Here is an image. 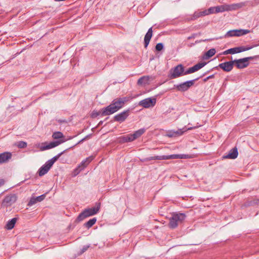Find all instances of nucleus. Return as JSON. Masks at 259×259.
<instances>
[{
	"instance_id": "36",
	"label": "nucleus",
	"mask_w": 259,
	"mask_h": 259,
	"mask_svg": "<svg viewBox=\"0 0 259 259\" xmlns=\"http://www.w3.org/2000/svg\"><path fill=\"white\" fill-rule=\"evenodd\" d=\"M17 146L19 148H24L27 146V143L24 141H19L18 143Z\"/></svg>"
},
{
	"instance_id": "45",
	"label": "nucleus",
	"mask_w": 259,
	"mask_h": 259,
	"mask_svg": "<svg viewBox=\"0 0 259 259\" xmlns=\"http://www.w3.org/2000/svg\"><path fill=\"white\" fill-rule=\"evenodd\" d=\"M84 141H85V139L83 138L81 140H80L75 145H76L77 144H80V143H82Z\"/></svg>"
},
{
	"instance_id": "42",
	"label": "nucleus",
	"mask_w": 259,
	"mask_h": 259,
	"mask_svg": "<svg viewBox=\"0 0 259 259\" xmlns=\"http://www.w3.org/2000/svg\"><path fill=\"white\" fill-rule=\"evenodd\" d=\"M250 203L251 204H259V198L254 199Z\"/></svg>"
},
{
	"instance_id": "41",
	"label": "nucleus",
	"mask_w": 259,
	"mask_h": 259,
	"mask_svg": "<svg viewBox=\"0 0 259 259\" xmlns=\"http://www.w3.org/2000/svg\"><path fill=\"white\" fill-rule=\"evenodd\" d=\"M214 77V74L210 75L207 77L203 79L204 82H206L208 79L213 78Z\"/></svg>"
},
{
	"instance_id": "8",
	"label": "nucleus",
	"mask_w": 259,
	"mask_h": 259,
	"mask_svg": "<svg viewBox=\"0 0 259 259\" xmlns=\"http://www.w3.org/2000/svg\"><path fill=\"white\" fill-rule=\"evenodd\" d=\"M257 56H251L239 59H235L233 60L234 64L238 69H243L249 65V61L253 60Z\"/></svg>"
},
{
	"instance_id": "16",
	"label": "nucleus",
	"mask_w": 259,
	"mask_h": 259,
	"mask_svg": "<svg viewBox=\"0 0 259 259\" xmlns=\"http://www.w3.org/2000/svg\"><path fill=\"white\" fill-rule=\"evenodd\" d=\"M95 156H90L84 160H83L81 163L78 165V166L82 169H84L89 163L94 159Z\"/></svg>"
},
{
	"instance_id": "5",
	"label": "nucleus",
	"mask_w": 259,
	"mask_h": 259,
	"mask_svg": "<svg viewBox=\"0 0 259 259\" xmlns=\"http://www.w3.org/2000/svg\"><path fill=\"white\" fill-rule=\"evenodd\" d=\"M209 71H207V72L203 73L201 76L199 77H197L194 79L188 80L186 81H185L184 82L181 83L180 84H175L174 87L176 88L178 91L181 92H184L187 91H188L189 88L193 86L195 82L198 80L200 78L204 76L206 74H207Z\"/></svg>"
},
{
	"instance_id": "21",
	"label": "nucleus",
	"mask_w": 259,
	"mask_h": 259,
	"mask_svg": "<svg viewBox=\"0 0 259 259\" xmlns=\"http://www.w3.org/2000/svg\"><path fill=\"white\" fill-rule=\"evenodd\" d=\"M119 142L120 143L131 142L133 141V138L131 134L126 136H121L119 138Z\"/></svg>"
},
{
	"instance_id": "14",
	"label": "nucleus",
	"mask_w": 259,
	"mask_h": 259,
	"mask_svg": "<svg viewBox=\"0 0 259 259\" xmlns=\"http://www.w3.org/2000/svg\"><path fill=\"white\" fill-rule=\"evenodd\" d=\"M52 166H51L49 163L47 161L41 166L38 170L39 176L41 177L46 174L49 170L50 169Z\"/></svg>"
},
{
	"instance_id": "1",
	"label": "nucleus",
	"mask_w": 259,
	"mask_h": 259,
	"mask_svg": "<svg viewBox=\"0 0 259 259\" xmlns=\"http://www.w3.org/2000/svg\"><path fill=\"white\" fill-rule=\"evenodd\" d=\"M206 64V62H199L193 66L190 67L187 70L185 71L184 67L182 64H179L174 68L171 69L170 72V78L174 79L177 78L183 75L194 73L201 69Z\"/></svg>"
},
{
	"instance_id": "46",
	"label": "nucleus",
	"mask_w": 259,
	"mask_h": 259,
	"mask_svg": "<svg viewBox=\"0 0 259 259\" xmlns=\"http://www.w3.org/2000/svg\"><path fill=\"white\" fill-rule=\"evenodd\" d=\"M91 135L90 134V135H88L87 136H86L84 138H83L84 139H85V140H86L87 139H89L90 138Z\"/></svg>"
},
{
	"instance_id": "31",
	"label": "nucleus",
	"mask_w": 259,
	"mask_h": 259,
	"mask_svg": "<svg viewBox=\"0 0 259 259\" xmlns=\"http://www.w3.org/2000/svg\"><path fill=\"white\" fill-rule=\"evenodd\" d=\"M52 137L54 139H59L63 138L64 136L62 133L60 132H56L53 133Z\"/></svg>"
},
{
	"instance_id": "6",
	"label": "nucleus",
	"mask_w": 259,
	"mask_h": 259,
	"mask_svg": "<svg viewBox=\"0 0 259 259\" xmlns=\"http://www.w3.org/2000/svg\"><path fill=\"white\" fill-rule=\"evenodd\" d=\"M189 158L188 154H171L168 155L155 156L147 158L146 160H167L173 159H187Z\"/></svg>"
},
{
	"instance_id": "35",
	"label": "nucleus",
	"mask_w": 259,
	"mask_h": 259,
	"mask_svg": "<svg viewBox=\"0 0 259 259\" xmlns=\"http://www.w3.org/2000/svg\"><path fill=\"white\" fill-rule=\"evenodd\" d=\"M164 48L163 44L161 42H159L156 44L155 46V49L157 51H161Z\"/></svg>"
},
{
	"instance_id": "20",
	"label": "nucleus",
	"mask_w": 259,
	"mask_h": 259,
	"mask_svg": "<svg viewBox=\"0 0 259 259\" xmlns=\"http://www.w3.org/2000/svg\"><path fill=\"white\" fill-rule=\"evenodd\" d=\"M146 132L145 128H140L135 131L133 134H131L133 141L141 137Z\"/></svg>"
},
{
	"instance_id": "26",
	"label": "nucleus",
	"mask_w": 259,
	"mask_h": 259,
	"mask_svg": "<svg viewBox=\"0 0 259 259\" xmlns=\"http://www.w3.org/2000/svg\"><path fill=\"white\" fill-rule=\"evenodd\" d=\"M215 50L214 48L209 49L208 51H207L204 55V59H208L211 57H212L215 54Z\"/></svg>"
},
{
	"instance_id": "24",
	"label": "nucleus",
	"mask_w": 259,
	"mask_h": 259,
	"mask_svg": "<svg viewBox=\"0 0 259 259\" xmlns=\"http://www.w3.org/2000/svg\"><path fill=\"white\" fill-rule=\"evenodd\" d=\"M17 220V218H14L12 219L11 220H9L7 223L6 228L8 230L12 229L15 226V225L16 223Z\"/></svg>"
},
{
	"instance_id": "7",
	"label": "nucleus",
	"mask_w": 259,
	"mask_h": 259,
	"mask_svg": "<svg viewBox=\"0 0 259 259\" xmlns=\"http://www.w3.org/2000/svg\"><path fill=\"white\" fill-rule=\"evenodd\" d=\"M258 44L254 45L249 47H244V46H241L239 47H235L233 48H231L229 49H228L225 51H224L222 53L223 55H226L228 54H234L237 53H239L242 52H244L246 51H248L249 50H250L254 47L258 46Z\"/></svg>"
},
{
	"instance_id": "37",
	"label": "nucleus",
	"mask_w": 259,
	"mask_h": 259,
	"mask_svg": "<svg viewBox=\"0 0 259 259\" xmlns=\"http://www.w3.org/2000/svg\"><path fill=\"white\" fill-rule=\"evenodd\" d=\"M90 247V245H84L83 246V247L80 249V251L79 253H78V254L81 255V254L84 253L85 251H86L88 250V249Z\"/></svg>"
},
{
	"instance_id": "3",
	"label": "nucleus",
	"mask_w": 259,
	"mask_h": 259,
	"mask_svg": "<svg viewBox=\"0 0 259 259\" xmlns=\"http://www.w3.org/2000/svg\"><path fill=\"white\" fill-rule=\"evenodd\" d=\"M100 203H96V207L85 209L78 215L75 222H80L85 218L97 214L100 207Z\"/></svg>"
},
{
	"instance_id": "9",
	"label": "nucleus",
	"mask_w": 259,
	"mask_h": 259,
	"mask_svg": "<svg viewBox=\"0 0 259 259\" xmlns=\"http://www.w3.org/2000/svg\"><path fill=\"white\" fill-rule=\"evenodd\" d=\"M17 197L15 194H10L6 195L3 200L2 205L5 207L11 206L17 200Z\"/></svg>"
},
{
	"instance_id": "27",
	"label": "nucleus",
	"mask_w": 259,
	"mask_h": 259,
	"mask_svg": "<svg viewBox=\"0 0 259 259\" xmlns=\"http://www.w3.org/2000/svg\"><path fill=\"white\" fill-rule=\"evenodd\" d=\"M97 222V219L96 218H94L93 219H90L89 221L84 224L83 226L89 229L91 228Z\"/></svg>"
},
{
	"instance_id": "23",
	"label": "nucleus",
	"mask_w": 259,
	"mask_h": 259,
	"mask_svg": "<svg viewBox=\"0 0 259 259\" xmlns=\"http://www.w3.org/2000/svg\"><path fill=\"white\" fill-rule=\"evenodd\" d=\"M67 149L66 150H64L63 151L61 152V153H59V154H58L57 155L55 156L54 157H53L52 158H51V159L49 160L48 161H47V162L48 163H50V164L51 165V166H53V165L54 164V163L60 157V156L67 150Z\"/></svg>"
},
{
	"instance_id": "19",
	"label": "nucleus",
	"mask_w": 259,
	"mask_h": 259,
	"mask_svg": "<svg viewBox=\"0 0 259 259\" xmlns=\"http://www.w3.org/2000/svg\"><path fill=\"white\" fill-rule=\"evenodd\" d=\"M12 157L10 152H4L0 154V164L7 162Z\"/></svg>"
},
{
	"instance_id": "44",
	"label": "nucleus",
	"mask_w": 259,
	"mask_h": 259,
	"mask_svg": "<svg viewBox=\"0 0 259 259\" xmlns=\"http://www.w3.org/2000/svg\"><path fill=\"white\" fill-rule=\"evenodd\" d=\"M5 181L3 179H0V187L4 184Z\"/></svg>"
},
{
	"instance_id": "29",
	"label": "nucleus",
	"mask_w": 259,
	"mask_h": 259,
	"mask_svg": "<svg viewBox=\"0 0 259 259\" xmlns=\"http://www.w3.org/2000/svg\"><path fill=\"white\" fill-rule=\"evenodd\" d=\"M236 36H240L248 33L250 31L247 29H236L235 30Z\"/></svg>"
},
{
	"instance_id": "43",
	"label": "nucleus",
	"mask_w": 259,
	"mask_h": 259,
	"mask_svg": "<svg viewBox=\"0 0 259 259\" xmlns=\"http://www.w3.org/2000/svg\"><path fill=\"white\" fill-rule=\"evenodd\" d=\"M196 36H197L196 33H193L191 36H190L188 37V39H191L194 38Z\"/></svg>"
},
{
	"instance_id": "22",
	"label": "nucleus",
	"mask_w": 259,
	"mask_h": 259,
	"mask_svg": "<svg viewBox=\"0 0 259 259\" xmlns=\"http://www.w3.org/2000/svg\"><path fill=\"white\" fill-rule=\"evenodd\" d=\"M149 80V76H144L140 77L137 82V84L138 85H143L148 84V82Z\"/></svg>"
},
{
	"instance_id": "13",
	"label": "nucleus",
	"mask_w": 259,
	"mask_h": 259,
	"mask_svg": "<svg viewBox=\"0 0 259 259\" xmlns=\"http://www.w3.org/2000/svg\"><path fill=\"white\" fill-rule=\"evenodd\" d=\"M233 66L234 62L233 60L220 63L218 67L220 68L224 71L230 72L233 69Z\"/></svg>"
},
{
	"instance_id": "38",
	"label": "nucleus",
	"mask_w": 259,
	"mask_h": 259,
	"mask_svg": "<svg viewBox=\"0 0 259 259\" xmlns=\"http://www.w3.org/2000/svg\"><path fill=\"white\" fill-rule=\"evenodd\" d=\"M37 202V201H36V199H35V197H32L29 201L28 205L31 206L36 203Z\"/></svg>"
},
{
	"instance_id": "33",
	"label": "nucleus",
	"mask_w": 259,
	"mask_h": 259,
	"mask_svg": "<svg viewBox=\"0 0 259 259\" xmlns=\"http://www.w3.org/2000/svg\"><path fill=\"white\" fill-rule=\"evenodd\" d=\"M204 12H206V15H208L210 14L216 13L215 7H210L208 10H204Z\"/></svg>"
},
{
	"instance_id": "39",
	"label": "nucleus",
	"mask_w": 259,
	"mask_h": 259,
	"mask_svg": "<svg viewBox=\"0 0 259 259\" xmlns=\"http://www.w3.org/2000/svg\"><path fill=\"white\" fill-rule=\"evenodd\" d=\"M45 197H46V195L42 194L39 196L36 197L35 199H36V201L37 202H41L45 198Z\"/></svg>"
},
{
	"instance_id": "47",
	"label": "nucleus",
	"mask_w": 259,
	"mask_h": 259,
	"mask_svg": "<svg viewBox=\"0 0 259 259\" xmlns=\"http://www.w3.org/2000/svg\"><path fill=\"white\" fill-rule=\"evenodd\" d=\"M103 121H100L99 122V123L98 125H100L102 124H103Z\"/></svg>"
},
{
	"instance_id": "34",
	"label": "nucleus",
	"mask_w": 259,
	"mask_h": 259,
	"mask_svg": "<svg viewBox=\"0 0 259 259\" xmlns=\"http://www.w3.org/2000/svg\"><path fill=\"white\" fill-rule=\"evenodd\" d=\"M235 30H232L228 31L225 34V37H232V36H236V34L235 33Z\"/></svg>"
},
{
	"instance_id": "4",
	"label": "nucleus",
	"mask_w": 259,
	"mask_h": 259,
	"mask_svg": "<svg viewBox=\"0 0 259 259\" xmlns=\"http://www.w3.org/2000/svg\"><path fill=\"white\" fill-rule=\"evenodd\" d=\"M186 215L184 213L174 212L169 219V227L175 229L179 223H182L186 219Z\"/></svg>"
},
{
	"instance_id": "10",
	"label": "nucleus",
	"mask_w": 259,
	"mask_h": 259,
	"mask_svg": "<svg viewBox=\"0 0 259 259\" xmlns=\"http://www.w3.org/2000/svg\"><path fill=\"white\" fill-rule=\"evenodd\" d=\"M156 103L155 98H148L140 101L139 105L144 108H148L155 106Z\"/></svg>"
},
{
	"instance_id": "15",
	"label": "nucleus",
	"mask_w": 259,
	"mask_h": 259,
	"mask_svg": "<svg viewBox=\"0 0 259 259\" xmlns=\"http://www.w3.org/2000/svg\"><path fill=\"white\" fill-rule=\"evenodd\" d=\"M238 155V150L236 147H234L230 150L228 154L223 156V158L225 159H235Z\"/></svg>"
},
{
	"instance_id": "40",
	"label": "nucleus",
	"mask_w": 259,
	"mask_h": 259,
	"mask_svg": "<svg viewBox=\"0 0 259 259\" xmlns=\"http://www.w3.org/2000/svg\"><path fill=\"white\" fill-rule=\"evenodd\" d=\"M81 170H82L79 166H77L74 170V176H75L77 175H78Z\"/></svg>"
},
{
	"instance_id": "25",
	"label": "nucleus",
	"mask_w": 259,
	"mask_h": 259,
	"mask_svg": "<svg viewBox=\"0 0 259 259\" xmlns=\"http://www.w3.org/2000/svg\"><path fill=\"white\" fill-rule=\"evenodd\" d=\"M206 12H204V11H202L201 12L196 11L193 14V16L191 18V20H196L199 17H201L204 16H206Z\"/></svg>"
},
{
	"instance_id": "17",
	"label": "nucleus",
	"mask_w": 259,
	"mask_h": 259,
	"mask_svg": "<svg viewBox=\"0 0 259 259\" xmlns=\"http://www.w3.org/2000/svg\"><path fill=\"white\" fill-rule=\"evenodd\" d=\"M152 32H153V31H152V27H150L147 32L146 33V35H145V37H144V47L145 48H146L149 44V42L150 41V39L152 36Z\"/></svg>"
},
{
	"instance_id": "2",
	"label": "nucleus",
	"mask_w": 259,
	"mask_h": 259,
	"mask_svg": "<svg viewBox=\"0 0 259 259\" xmlns=\"http://www.w3.org/2000/svg\"><path fill=\"white\" fill-rule=\"evenodd\" d=\"M127 101V97L118 98L114 99L111 103L106 107L102 112L103 115H111L122 108Z\"/></svg>"
},
{
	"instance_id": "12",
	"label": "nucleus",
	"mask_w": 259,
	"mask_h": 259,
	"mask_svg": "<svg viewBox=\"0 0 259 259\" xmlns=\"http://www.w3.org/2000/svg\"><path fill=\"white\" fill-rule=\"evenodd\" d=\"M65 141L63 140H60L58 141H53L49 143H44V146H41L40 149L41 151H45L46 150L52 149L58 146L61 143H64Z\"/></svg>"
},
{
	"instance_id": "32",
	"label": "nucleus",
	"mask_w": 259,
	"mask_h": 259,
	"mask_svg": "<svg viewBox=\"0 0 259 259\" xmlns=\"http://www.w3.org/2000/svg\"><path fill=\"white\" fill-rule=\"evenodd\" d=\"M215 9L216 13L226 11L225 5L216 6Z\"/></svg>"
},
{
	"instance_id": "18",
	"label": "nucleus",
	"mask_w": 259,
	"mask_h": 259,
	"mask_svg": "<svg viewBox=\"0 0 259 259\" xmlns=\"http://www.w3.org/2000/svg\"><path fill=\"white\" fill-rule=\"evenodd\" d=\"M193 128L194 127H188V128L185 130V132L188 130H192ZM184 131H183L182 130H179L177 131H169L167 134V136L168 137H176L177 136L182 135L184 133Z\"/></svg>"
},
{
	"instance_id": "28",
	"label": "nucleus",
	"mask_w": 259,
	"mask_h": 259,
	"mask_svg": "<svg viewBox=\"0 0 259 259\" xmlns=\"http://www.w3.org/2000/svg\"><path fill=\"white\" fill-rule=\"evenodd\" d=\"M225 6L226 11L235 10L239 7L238 4L225 5Z\"/></svg>"
},
{
	"instance_id": "30",
	"label": "nucleus",
	"mask_w": 259,
	"mask_h": 259,
	"mask_svg": "<svg viewBox=\"0 0 259 259\" xmlns=\"http://www.w3.org/2000/svg\"><path fill=\"white\" fill-rule=\"evenodd\" d=\"M104 109V108H103L99 111H93L91 114V117L92 118H96L100 115H101L102 116H107V115H103L102 114V112Z\"/></svg>"
},
{
	"instance_id": "11",
	"label": "nucleus",
	"mask_w": 259,
	"mask_h": 259,
	"mask_svg": "<svg viewBox=\"0 0 259 259\" xmlns=\"http://www.w3.org/2000/svg\"><path fill=\"white\" fill-rule=\"evenodd\" d=\"M130 114V110L127 109L115 115L113 119L115 121L121 123L125 120Z\"/></svg>"
}]
</instances>
